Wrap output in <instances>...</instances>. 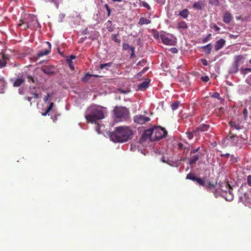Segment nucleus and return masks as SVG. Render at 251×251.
<instances>
[{
    "instance_id": "obj_1",
    "label": "nucleus",
    "mask_w": 251,
    "mask_h": 251,
    "mask_svg": "<svg viewBox=\"0 0 251 251\" xmlns=\"http://www.w3.org/2000/svg\"><path fill=\"white\" fill-rule=\"evenodd\" d=\"M132 131L127 126H120L117 127L112 132L110 138L114 142L123 143L126 142L132 138Z\"/></svg>"
},
{
    "instance_id": "obj_2",
    "label": "nucleus",
    "mask_w": 251,
    "mask_h": 251,
    "mask_svg": "<svg viewBox=\"0 0 251 251\" xmlns=\"http://www.w3.org/2000/svg\"><path fill=\"white\" fill-rule=\"evenodd\" d=\"M167 134L164 128L160 126H155L152 128L145 130L143 133L140 141H145L149 139L151 141L159 140L165 137Z\"/></svg>"
},
{
    "instance_id": "obj_3",
    "label": "nucleus",
    "mask_w": 251,
    "mask_h": 251,
    "mask_svg": "<svg viewBox=\"0 0 251 251\" xmlns=\"http://www.w3.org/2000/svg\"><path fill=\"white\" fill-rule=\"evenodd\" d=\"M85 118L87 122L97 124V121L104 118V112L101 107L97 105H91L89 107L86 112Z\"/></svg>"
},
{
    "instance_id": "obj_4",
    "label": "nucleus",
    "mask_w": 251,
    "mask_h": 251,
    "mask_svg": "<svg viewBox=\"0 0 251 251\" xmlns=\"http://www.w3.org/2000/svg\"><path fill=\"white\" fill-rule=\"evenodd\" d=\"M113 113L118 121L126 120L128 119L130 114L129 110L123 106H116L113 110Z\"/></svg>"
},
{
    "instance_id": "obj_5",
    "label": "nucleus",
    "mask_w": 251,
    "mask_h": 251,
    "mask_svg": "<svg viewBox=\"0 0 251 251\" xmlns=\"http://www.w3.org/2000/svg\"><path fill=\"white\" fill-rule=\"evenodd\" d=\"M243 59V56L241 55L234 56V61L229 69V73L230 74H235L238 72L239 64Z\"/></svg>"
},
{
    "instance_id": "obj_6",
    "label": "nucleus",
    "mask_w": 251,
    "mask_h": 251,
    "mask_svg": "<svg viewBox=\"0 0 251 251\" xmlns=\"http://www.w3.org/2000/svg\"><path fill=\"white\" fill-rule=\"evenodd\" d=\"M133 119L134 123L139 125L144 124L151 120L150 117L141 114L135 115Z\"/></svg>"
},
{
    "instance_id": "obj_7",
    "label": "nucleus",
    "mask_w": 251,
    "mask_h": 251,
    "mask_svg": "<svg viewBox=\"0 0 251 251\" xmlns=\"http://www.w3.org/2000/svg\"><path fill=\"white\" fill-rule=\"evenodd\" d=\"M41 70L43 72L48 75L54 74L56 71V69L54 66L50 65L43 66L41 67Z\"/></svg>"
},
{
    "instance_id": "obj_8",
    "label": "nucleus",
    "mask_w": 251,
    "mask_h": 251,
    "mask_svg": "<svg viewBox=\"0 0 251 251\" xmlns=\"http://www.w3.org/2000/svg\"><path fill=\"white\" fill-rule=\"evenodd\" d=\"M46 44L48 45V48L43 49L40 50L38 53L37 57H34L35 59H37L38 57H40L44 55H48L51 51V44L49 42H47Z\"/></svg>"
},
{
    "instance_id": "obj_9",
    "label": "nucleus",
    "mask_w": 251,
    "mask_h": 251,
    "mask_svg": "<svg viewBox=\"0 0 251 251\" xmlns=\"http://www.w3.org/2000/svg\"><path fill=\"white\" fill-rule=\"evenodd\" d=\"M226 185L228 186L229 189L228 191H225L224 192L225 195H223V197H225V199L226 201H231L233 199V195L232 192L231 191V189H232V187L228 182H227Z\"/></svg>"
},
{
    "instance_id": "obj_10",
    "label": "nucleus",
    "mask_w": 251,
    "mask_h": 251,
    "mask_svg": "<svg viewBox=\"0 0 251 251\" xmlns=\"http://www.w3.org/2000/svg\"><path fill=\"white\" fill-rule=\"evenodd\" d=\"M200 158L201 155L199 153L193 155L190 154V156L187 158L188 164L190 165H194L196 163Z\"/></svg>"
},
{
    "instance_id": "obj_11",
    "label": "nucleus",
    "mask_w": 251,
    "mask_h": 251,
    "mask_svg": "<svg viewBox=\"0 0 251 251\" xmlns=\"http://www.w3.org/2000/svg\"><path fill=\"white\" fill-rule=\"evenodd\" d=\"M209 128V125L202 124L197 127L196 129L194 130V132L195 133L196 135H197V133H198L199 132H204L208 131Z\"/></svg>"
},
{
    "instance_id": "obj_12",
    "label": "nucleus",
    "mask_w": 251,
    "mask_h": 251,
    "mask_svg": "<svg viewBox=\"0 0 251 251\" xmlns=\"http://www.w3.org/2000/svg\"><path fill=\"white\" fill-rule=\"evenodd\" d=\"M160 38L164 44L167 45H173L174 41L172 39H169L165 35H161Z\"/></svg>"
},
{
    "instance_id": "obj_13",
    "label": "nucleus",
    "mask_w": 251,
    "mask_h": 251,
    "mask_svg": "<svg viewBox=\"0 0 251 251\" xmlns=\"http://www.w3.org/2000/svg\"><path fill=\"white\" fill-rule=\"evenodd\" d=\"M226 43V41L224 39H220L218 41H217L215 45V50H218L220 49H222L224 45Z\"/></svg>"
},
{
    "instance_id": "obj_14",
    "label": "nucleus",
    "mask_w": 251,
    "mask_h": 251,
    "mask_svg": "<svg viewBox=\"0 0 251 251\" xmlns=\"http://www.w3.org/2000/svg\"><path fill=\"white\" fill-rule=\"evenodd\" d=\"M177 146L178 149L183 150L184 153H187L190 150V145L188 144L184 145L181 143H179Z\"/></svg>"
},
{
    "instance_id": "obj_15",
    "label": "nucleus",
    "mask_w": 251,
    "mask_h": 251,
    "mask_svg": "<svg viewBox=\"0 0 251 251\" xmlns=\"http://www.w3.org/2000/svg\"><path fill=\"white\" fill-rule=\"evenodd\" d=\"M232 20L231 14L228 12H226L223 17V21L226 24H229Z\"/></svg>"
},
{
    "instance_id": "obj_16",
    "label": "nucleus",
    "mask_w": 251,
    "mask_h": 251,
    "mask_svg": "<svg viewBox=\"0 0 251 251\" xmlns=\"http://www.w3.org/2000/svg\"><path fill=\"white\" fill-rule=\"evenodd\" d=\"M150 80L144 81L138 85V89L141 91L146 90L149 86Z\"/></svg>"
},
{
    "instance_id": "obj_17",
    "label": "nucleus",
    "mask_w": 251,
    "mask_h": 251,
    "mask_svg": "<svg viewBox=\"0 0 251 251\" xmlns=\"http://www.w3.org/2000/svg\"><path fill=\"white\" fill-rule=\"evenodd\" d=\"M25 81V79L22 76L18 77L13 83V86L14 87H19Z\"/></svg>"
},
{
    "instance_id": "obj_18",
    "label": "nucleus",
    "mask_w": 251,
    "mask_h": 251,
    "mask_svg": "<svg viewBox=\"0 0 251 251\" xmlns=\"http://www.w3.org/2000/svg\"><path fill=\"white\" fill-rule=\"evenodd\" d=\"M216 186H217V182L215 184H211L210 182H209L206 185L205 188L207 189H209L210 191L212 192L213 194L214 192H216Z\"/></svg>"
},
{
    "instance_id": "obj_19",
    "label": "nucleus",
    "mask_w": 251,
    "mask_h": 251,
    "mask_svg": "<svg viewBox=\"0 0 251 251\" xmlns=\"http://www.w3.org/2000/svg\"><path fill=\"white\" fill-rule=\"evenodd\" d=\"M229 125L233 129L236 130H240L243 128V126H240L239 124H236L235 122L230 121L229 122Z\"/></svg>"
},
{
    "instance_id": "obj_20",
    "label": "nucleus",
    "mask_w": 251,
    "mask_h": 251,
    "mask_svg": "<svg viewBox=\"0 0 251 251\" xmlns=\"http://www.w3.org/2000/svg\"><path fill=\"white\" fill-rule=\"evenodd\" d=\"M193 7L197 10H201L204 7V4L202 1H197L194 3Z\"/></svg>"
},
{
    "instance_id": "obj_21",
    "label": "nucleus",
    "mask_w": 251,
    "mask_h": 251,
    "mask_svg": "<svg viewBox=\"0 0 251 251\" xmlns=\"http://www.w3.org/2000/svg\"><path fill=\"white\" fill-rule=\"evenodd\" d=\"M151 23V21L147 19L144 17H141L140 18L138 24L142 25H148Z\"/></svg>"
},
{
    "instance_id": "obj_22",
    "label": "nucleus",
    "mask_w": 251,
    "mask_h": 251,
    "mask_svg": "<svg viewBox=\"0 0 251 251\" xmlns=\"http://www.w3.org/2000/svg\"><path fill=\"white\" fill-rule=\"evenodd\" d=\"M7 59L8 57L3 54L2 59H0V68H2L6 66Z\"/></svg>"
},
{
    "instance_id": "obj_23",
    "label": "nucleus",
    "mask_w": 251,
    "mask_h": 251,
    "mask_svg": "<svg viewBox=\"0 0 251 251\" xmlns=\"http://www.w3.org/2000/svg\"><path fill=\"white\" fill-rule=\"evenodd\" d=\"M105 25H106V27L107 28V29L108 30V31L109 32H112L114 29V26L112 25V22L110 20H108L106 23H105Z\"/></svg>"
},
{
    "instance_id": "obj_24",
    "label": "nucleus",
    "mask_w": 251,
    "mask_h": 251,
    "mask_svg": "<svg viewBox=\"0 0 251 251\" xmlns=\"http://www.w3.org/2000/svg\"><path fill=\"white\" fill-rule=\"evenodd\" d=\"M93 76H94L95 77L99 76L98 75H90L89 74H87L85 75L84 77H83L82 78L81 80L83 82H85V83L87 82L90 80V78Z\"/></svg>"
},
{
    "instance_id": "obj_25",
    "label": "nucleus",
    "mask_w": 251,
    "mask_h": 251,
    "mask_svg": "<svg viewBox=\"0 0 251 251\" xmlns=\"http://www.w3.org/2000/svg\"><path fill=\"white\" fill-rule=\"evenodd\" d=\"M188 27L187 24L184 21H181L179 22L177 24V28L179 29H186Z\"/></svg>"
},
{
    "instance_id": "obj_26",
    "label": "nucleus",
    "mask_w": 251,
    "mask_h": 251,
    "mask_svg": "<svg viewBox=\"0 0 251 251\" xmlns=\"http://www.w3.org/2000/svg\"><path fill=\"white\" fill-rule=\"evenodd\" d=\"M189 14V12L187 9H183L179 12V15L183 18H187Z\"/></svg>"
},
{
    "instance_id": "obj_27",
    "label": "nucleus",
    "mask_w": 251,
    "mask_h": 251,
    "mask_svg": "<svg viewBox=\"0 0 251 251\" xmlns=\"http://www.w3.org/2000/svg\"><path fill=\"white\" fill-rule=\"evenodd\" d=\"M112 64H113V63L112 62H108L107 63L101 64L100 65V68L101 70H102L103 69H106V70H107L109 67H110L112 66Z\"/></svg>"
},
{
    "instance_id": "obj_28",
    "label": "nucleus",
    "mask_w": 251,
    "mask_h": 251,
    "mask_svg": "<svg viewBox=\"0 0 251 251\" xmlns=\"http://www.w3.org/2000/svg\"><path fill=\"white\" fill-rule=\"evenodd\" d=\"M202 48L204 50V51L207 53L209 54L211 52L212 49L211 44H208V45L202 47Z\"/></svg>"
},
{
    "instance_id": "obj_29",
    "label": "nucleus",
    "mask_w": 251,
    "mask_h": 251,
    "mask_svg": "<svg viewBox=\"0 0 251 251\" xmlns=\"http://www.w3.org/2000/svg\"><path fill=\"white\" fill-rule=\"evenodd\" d=\"M216 192H214V195L216 197H218L219 195H221L223 197L224 195V192L221 190L220 188H217L216 189Z\"/></svg>"
},
{
    "instance_id": "obj_30",
    "label": "nucleus",
    "mask_w": 251,
    "mask_h": 251,
    "mask_svg": "<svg viewBox=\"0 0 251 251\" xmlns=\"http://www.w3.org/2000/svg\"><path fill=\"white\" fill-rule=\"evenodd\" d=\"M180 104V102L179 101H175L173 103H172L171 107L172 109L174 111L178 108L179 105Z\"/></svg>"
},
{
    "instance_id": "obj_31",
    "label": "nucleus",
    "mask_w": 251,
    "mask_h": 251,
    "mask_svg": "<svg viewBox=\"0 0 251 251\" xmlns=\"http://www.w3.org/2000/svg\"><path fill=\"white\" fill-rule=\"evenodd\" d=\"M197 177H196L195 176V174L194 173H189L187 174L186 176V179L192 180L193 181H195V180L196 179Z\"/></svg>"
},
{
    "instance_id": "obj_32",
    "label": "nucleus",
    "mask_w": 251,
    "mask_h": 251,
    "mask_svg": "<svg viewBox=\"0 0 251 251\" xmlns=\"http://www.w3.org/2000/svg\"><path fill=\"white\" fill-rule=\"evenodd\" d=\"M119 34H112L111 35V39L117 43H120L121 42V39L118 38Z\"/></svg>"
},
{
    "instance_id": "obj_33",
    "label": "nucleus",
    "mask_w": 251,
    "mask_h": 251,
    "mask_svg": "<svg viewBox=\"0 0 251 251\" xmlns=\"http://www.w3.org/2000/svg\"><path fill=\"white\" fill-rule=\"evenodd\" d=\"M195 181L197 182L199 185L202 186H205L206 185L204 181H203L201 177H197Z\"/></svg>"
},
{
    "instance_id": "obj_34",
    "label": "nucleus",
    "mask_w": 251,
    "mask_h": 251,
    "mask_svg": "<svg viewBox=\"0 0 251 251\" xmlns=\"http://www.w3.org/2000/svg\"><path fill=\"white\" fill-rule=\"evenodd\" d=\"M237 137L235 136L234 134H233L231 132H229L228 135L226 136L227 140H235L237 138Z\"/></svg>"
},
{
    "instance_id": "obj_35",
    "label": "nucleus",
    "mask_w": 251,
    "mask_h": 251,
    "mask_svg": "<svg viewBox=\"0 0 251 251\" xmlns=\"http://www.w3.org/2000/svg\"><path fill=\"white\" fill-rule=\"evenodd\" d=\"M195 133L194 132V130L192 132L187 131L186 132V136L187 138L189 140L192 139L194 137V134Z\"/></svg>"
},
{
    "instance_id": "obj_36",
    "label": "nucleus",
    "mask_w": 251,
    "mask_h": 251,
    "mask_svg": "<svg viewBox=\"0 0 251 251\" xmlns=\"http://www.w3.org/2000/svg\"><path fill=\"white\" fill-rule=\"evenodd\" d=\"M5 81L3 79H0V90L1 92V90L3 89L5 87Z\"/></svg>"
},
{
    "instance_id": "obj_37",
    "label": "nucleus",
    "mask_w": 251,
    "mask_h": 251,
    "mask_svg": "<svg viewBox=\"0 0 251 251\" xmlns=\"http://www.w3.org/2000/svg\"><path fill=\"white\" fill-rule=\"evenodd\" d=\"M130 50L131 51L130 53V57L131 58H133L135 57V48L132 47L130 48Z\"/></svg>"
},
{
    "instance_id": "obj_38",
    "label": "nucleus",
    "mask_w": 251,
    "mask_h": 251,
    "mask_svg": "<svg viewBox=\"0 0 251 251\" xmlns=\"http://www.w3.org/2000/svg\"><path fill=\"white\" fill-rule=\"evenodd\" d=\"M104 7L107 11V16L109 17L111 15V9L107 4L104 5Z\"/></svg>"
},
{
    "instance_id": "obj_39",
    "label": "nucleus",
    "mask_w": 251,
    "mask_h": 251,
    "mask_svg": "<svg viewBox=\"0 0 251 251\" xmlns=\"http://www.w3.org/2000/svg\"><path fill=\"white\" fill-rule=\"evenodd\" d=\"M142 5L143 7L146 8L148 10H151V7L150 6V5L148 3H147V2H145V1L142 2Z\"/></svg>"
},
{
    "instance_id": "obj_40",
    "label": "nucleus",
    "mask_w": 251,
    "mask_h": 251,
    "mask_svg": "<svg viewBox=\"0 0 251 251\" xmlns=\"http://www.w3.org/2000/svg\"><path fill=\"white\" fill-rule=\"evenodd\" d=\"M123 47L124 50H127L128 49H130L131 47H132V46H130L129 44L127 43H123Z\"/></svg>"
},
{
    "instance_id": "obj_41",
    "label": "nucleus",
    "mask_w": 251,
    "mask_h": 251,
    "mask_svg": "<svg viewBox=\"0 0 251 251\" xmlns=\"http://www.w3.org/2000/svg\"><path fill=\"white\" fill-rule=\"evenodd\" d=\"M248 110L246 108H245L243 110V114L244 116V119L245 120H247V117H248Z\"/></svg>"
},
{
    "instance_id": "obj_42",
    "label": "nucleus",
    "mask_w": 251,
    "mask_h": 251,
    "mask_svg": "<svg viewBox=\"0 0 251 251\" xmlns=\"http://www.w3.org/2000/svg\"><path fill=\"white\" fill-rule=\"evenodd\" d=\"M201 79L202 81L206 82L209 80V78L207 75L201 76Z\"/></svg>"
},
{
    "instance_id": "obj_43",
    "label": "nucleus",
    "mask_w": 251,
    "mask_h": 251,
    "mask_svg": "<svg viewBox=\"0 0 251 251\" xmlns=\"http://www.w3.org/2000/svg\"><path fill=\"white\" fill-rule=\"evenodd\" d=\"M200 150V147H199L196 149H194L190 151V155L193 154H196L197 152H198Z\"/></svg>"
},
{
    "instance_id": "obj_44",
    "label": "nucleus",
    "mask_w": 251,
    "mask_h": 251,
    "mask_svg": "<svg viewBox=\"0 0 251 251\" xmlns=\"http://www.w3.org/2000/svg\"><path fill=\"white\" fill-rule=\"evenodd\" d=\"M240 72L242 75H244L249 73L247 71V70H246V68H241L240 69Z\"/></svg>"
},
{
    "instance_id": "obj_45",
    "label": "nucleus",
    "mask_w": 251,
    "mask_h": 251,
    "mask_svg": "<svg viewBox=\"0 0 251 251\" xmlns=\"http://www.w3.org/2000/svg\"><path fill=\"white\" fill-rule=\"evenodd\" d=\"M212 97H214V98H217L218 100H221V97H220L219 93H218V92H215L213 94Z\"/></svg>"
},
{
    "instance_id": "obj_46",
    "label": "nucleus",
    "mask_w": 251,
    "mask_h": 251,
    "mask_svg": "<svg viewBox=\"0 0 251 251\" xmlns=\"http://www.w3.org/2000/svg\"><path fill=\"white\" fill-rule=\"evenodd\" d=\"M59 0H50V2H51V3H53L56 7L57 8H58V6H59V1H58Z\"/></svg>"
},
{
    "instance_id": "obj_47",
    "label": "nucleus",
    "mask_w": 251,
    "mask_h": 251,
    "mask_svg": "<svg viewBox=\"0 0 251 251\" xmlns=\"http://www.w3.org/2000/svg\"><path fill=\"white\" fill-rule=\"evenodd\" d=\"M30 94L33 96V97L35 99H37L38 98V95L36 93V91H33L30 93Z\"/></svg>"
},
{
    "instance_id": "obj_48",
    "label": "nucleus",
    "mask_w": 251,
    "mask_h": 251,
    "mask_svg": "<svg viewBox=\"0 0 251 251\" xmlns=\"http://www.w3.org/2000/svg\"><path fill=\"white\" fill-rule=\"evenodd\" d=\"M247 140V139H243V138H241V139H238V140H237V143H236V145L237 146H239V145L238 144V143H239V144H241V143H240V142H241L242 140H243V141H246ZM239 147H240V148H242V146H241V145H240V146H239Z\"/></svg>"
},
{
    "instance_id": "obj_49",
    "label": "nucleus",
    "mask_w": 251,
    "mask_h": 251,
    "mask_svg": "<svg viewBox=\"0 0 251 251\" xmlns=\"http://www.w3.org/2000/svg\"><path fill=\"white\" fill-rule=\"evenodd\" d=\"M51 95L50 93H47V96L44 98V101L47 102L50 98Z\"/></svg>"
},
{
    "instance_id": "obj_50",
    "label": "nucleus",
    "mask_w": 251,
    "mask_h": 251,
    "mask_svg": "<svg viewBox=\"0 0 251 251\" xmlns=\"http://www.w3.org/2000/svg\"><path fill=\"white\" fill-rule=\"evenodd\" d=\"M146 62L143 60H142V61H139L137 64V66H143L145 65Z\"/></svg>"
},
{
    "instance_id": "obj_51",
    "label": "nucleus",
    "mask_w": 251,
    "mask_h": 251,
    "mask_svg": "<svg viewBox=\"0 0 251 251\" xmlns=\"http://www.w3.org/2000/svg\"><path fill=\"white\" fill-rule=\"evenodd\" d=\"M67 61L68 62V64H69V65L70 66V67L72 69V70H74V68H75V67L74 66V65H73V62L70 60V59H67Z\"/></svg>"
},
{
    "instance_id": "obj_52",
    "label": "nucleus",
    "mask_w": 251,
    "mask_h": 251,
    "mask_svg": "<svg viewBox=\"0 0 251 251\" xmlns=\"http://www.w3.org/2000/svg\"><path fill=\"white\" fill-rule=\"evenodd\" d=\"M201 61L202 64L205 66L208 65L207 61L205 59H201Z\"/></svg>"
},
{
    "instance_id": "obj_53",
    "label": "nucleus",
    "mask_w": 251,
    "mask_h": 251,
    "mask_svg": "<svg viewBox=\"0 0 251 251\" xmlns=\"http://www.w3.org/2000/svg\"><path fill=\"white\" fill-rule=\"evenodd\" d=\"M247 183L249 186H251V175H249L248 176Z\"/></svg>"
},
{
    "instance_id": "obj_54",
    "label": "nucleus",
    "mask_w": 251,
    "mask_h": 251,
    "mask_svg": "<svg viewBox=\"0 0 251 251\" xmlns=\"http://www.w3.org/2000/svg\"><path fill=\"white\" fill-rule=\"evenodd\" d=\"M53 105H54V103L53 102H51L50 104V105L49 106V107L47 109L48 110V111H50L52 109V107L53 106Z\"/></svg>"
},
{
    "instance_id": "obj_55",
    "label": "nucleus",
    "mask_w": 251,
    "mask_h": 251,
    "mask_svg": "<svg viewBox=\"0 0 251 251\" xmlns=\"http://www.w3.org/2000/svg\"><path fill=\"white\" fill-rule=\"evenodd\" d=\"M211 36V34H209L207 37L203 40V42H206L209 40V38Z\"/></svg>"
},
{
    "instance_id": "obj_56",
    "label": "nucleus",
    "mask_w": 251,
    "mask_h": 251,
    "mask_svg": "<svg viewBox=\"0 0 251 251\" xmlns=\"http://www.w3.org/2000/svg\"><path fill=\"white\" fill-rule=\"evenodd\" d=\"M210 2L213 4L217 5L218 4L219 1L218 0H210Z\"/></svg>"
},
{
    "instance_id": "obj_57",
    "label": "nucleus",
    "mask_w": 251,
    "mask_h": 251,
    "mask_svg": "<svg viewBox=\"0 0 251 251\" xmlns=\"http://www.w3.org/2000/svg\"><path fill=\"white\" fill-rule=\"evenodd\" d=\"M170 50L173 53H177L178 51L177 49L176 48H172Z\"/></svg>"
},
{
    "instance_id": "obj_58",
    "label": "nucleus",
    "mask_w": 251,
    "mask_h": 251,
    "mask_svg": "<svg viewBox=\"0 0 251 251\" xmlns=\"http://www.w3.org/2000/svg\"><path fill=\"white\" fill-rule=\"evenodd\" d=\"M229 153H225V154H222L221 155V156L222 157H226V158H228L229 156Z\"/></svg>"
},
{
    "instance_id": "obj_59",
    "label": "nucleus",
    "mask_w": 251,
    "mask_h": 251,
    "mask_svg": "<svg viewBox=\"0 0 251 251\" xmlns=\"http://www.w3.org/2000/svg\"><path fill=\"white\" fill-rule=\"evenodd\" d=\"M247 81L248 83L251 84V75L248 77L247 79Z\"/></svg>"
},
{
    "instance_id": "obj_60",
    "label": "nucleus",
    "mask_w": 251,
    "mask_h": 251,
    "mask_svg": "<svg viewBox=\"0 0 251 251\" xmlns=\"http://www.w3.org/2000/svg\"><path fill=\"white\" fill-rule=\"evenodd\" d=\"M229 36L231 37V38H234V39H236L238 36L239 35H232V34H230L229 35Z\"/></svg>"
},
{
    "instance_id": "obj_61",
    "label": "nucleus",
    "mask_w": 251,
    "mask_h": 251,
    "mask_svg": "<svg viewBox=\"0 0 251 251\" xmlns=\"http://www.w3.org/2000/svg\"><path fill=\"white\" fill-rule=\"evenodd\" d=\"M26 99L29 101V102H31V100H32V97H26ZM32 105V103L30 102V105Z\"/></svg>"
},
{
    "instance_id": "obj_62",
    "label": "nucleus",
    "mask_w": 251,
    "mask_h": 251,
    "mask_svg": "<svg viewBox=\"0 0 251 251\" xmlns=\"http://www.w3.org/2000/svg\"><path fill=\"white\" fill-rule=\"evenodd\" d=\"M28 78L32 82H34V79L32 76H28Z\"/></svg>"
},
{
    "instance_id": "obj_63",
    "label": "nucleus",
    "mask_w": 251,
    "mask_h": 251,
    "mask_svg": "<svg viewBox=\"0 0 251 251\" xmlns=\"http://www.w3.org/2000/svg\"><path fill=\"white\" fill-rule=\"evenodd\" d=\"M50 112V111H48V109H47V110H46V112H45V113H43V114H42V115H43V116H46L47 115H49V112Z\"/></svg>"
},
{
    "instance_id": "obj_64",
    "label": "nucleus",
    "mask_w": 251,
    "mask_h": 251,
    "mask_svg": "<svg viewBox=\"0 0 251 251\" xmlns=\"http://www.w3.org/2000/svg\"><path fill=\"white\" fill-rule=\"evenodd\" d=\"M153 37L155 38H158L159 37V34H158V33H155L153 34Z\"/></svg>"
}]
</instances>
